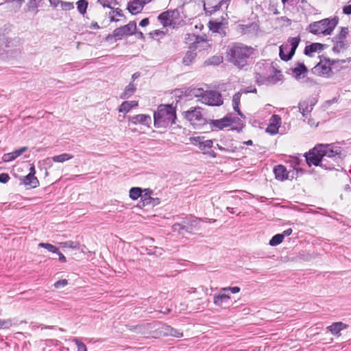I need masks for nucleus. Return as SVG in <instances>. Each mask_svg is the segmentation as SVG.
<instances>
[{
  "label": "nucleus",
  "instance_id": "obj_1",
  "mask_svg": "<svg viewBox=\"0 0 351 351\" xmlns=\"http://www.w3.org/2000/svg\"><path fill=\"white\" fill-rule=\"evenodd\" d=\"M341 147L335 144H317L313 149L304 154L306 164L319 166L327 170H338L341 168Z\"/></svg>",
  "mask_w": 351,
  "mask_h": 351
},
{
  "label": "nucleus",
  "instance_id": "obj_2",
  "mask_svg": "<svg viewBox=\"0 0 351 351\" xmlns=\"http://www.w3.org/2000/svg\"><path fill=\"white\" fill-rule=\"evenodd\" d=\"M254 79L259 86L274 85L283 79V75L273 62L264 61L255 65Z\"/></svg>",
  "mask_w": 351,
  "mask_h": 351
},
{
  "label": "nucleus",
  "instance_id": "obj_3",
  "mask_svg": "<svg viewBox=\"0 0 351 351\" xmlns=\"http://www.w3.org/2000/svg\"><path fill=\"white\" fill-rule=\"evenodd\" d=\"M254 49L241 43H232L226 49L227 60L239 69L248 64L249 59L253 55Z\"/></svg>",
  "mask_w": 351,
  "mask_h": 351
},
{
  "label": "nucleus",
  "instance_id": "obj_4",
  "mask_svg": "<svg viewBox=\"0 0 351 351\" xmlns=\"http://www.w3.org/2000/svg\"><path fill=\"white\" fill-rule=\"evenodd\" d=\"M176 109L171 104H160L154 113V125L166 128L176 123Z\"/></svg>",
  "mask_w": 351,
  "mask_h": 351
},
{
  "label": "nucleus",
  "instance_id": "obj_5",
  "mask_svg": "<svg viewBox=\"0 0 351 351\" xmlns=\"http://www.w3.org/2000/svg\"><path fill=\"white\" fill-rule=\"evenodd\" d=\"M339 23V18H326L319 21L310 23L306 27V31L314 34L330 35Z\"/></svg>",
  "mask_w": 351,
  "mask_h": 351
},
{
  "label": "nucleus",
  "instance_id": "obj_6",
  "mask_svg": "<svg viewBox=\"0 0 351 351\" xmlns=\"http://www.w3.org/2000/svg\"><path fill=\"white\" fill-rule=\"evenodd\" d=\"M300 42V36L289 38L287 43L282 45L279 48V56L281 60H290L294 56Z\"/></svg>",
  "mask_w": 351,
  "mask_h": 351
},
{
  "label": "nucleus",
  "instance_id": "obj_7",
  "mask_svg": "<svg viewBox=\"0 0 351 351\" xmlns=\"http://www.w3.org/2000/svg\"><path fill=\"white\" fill-rule=\"evenodd\" d=\"M136 25L135 21H130L125 25L116 28L111 34H108L106 40L114 38L115 41L121 40L125 36H130L135 34Z\"/></svg>",
  "mask_w": 351,
  "mask_h": 351
},
{
  "label": "nucleus",
  "instance_id": "obj_8",
  "mask_svg": "<svg viewBox=\"0 0 351 351\" xmlns=\"http://www.w3.org/2000/svg\"><path fill=\"white\" fill-rule=\"evenodd\" d=\"M190 142L199 147L203 152L204 154L208 155L210 158L217 157V154L211 149L213 142L212 140H205L204 136H192L190 138Z\"/></svg>",
  "mask_w": 351,
  "mask_h": 351
},
{
  "label": "nucleus",
  "instance_id": "obj_9",
  "mask_svg": "<svg viewBox=\"0 0 351 351\" xmlns=\"http://www.w3.org/2000/svg\"><path fill=\"white\" fill-rule=\"evenodd\" d=\"M202 103L211 106H220L223 104V99L221 93L216 90H206Z\"/></svg>",
  "mask_w": 351,
  "mask_h": 351
},
{
  "label": "nucleus",
  "instance_id": "obj_10",
  "mask_svg": "<svg viewBox=\"0 0 351 351\" xmlns=\"http://www.w3.org/2000/svg\"><path fill=\"white\" fill-rule=\"evenodd\" d=\"M236 119L241 122V119L239 118L232 117V114H228L220 119L210 120V128L213 130L216 129L222 130L226 127L231 125L232 122H234V121Z\"/></svg>",
  "mask_w": 351,
  "mask_h": 351
},
{
  "label": "nucleus",
  "instance_id": "obj_11",
  "mask_svg": "<svg viewBox=\"0 0 351 351\" xmlns=\"http://www.w3.org/2000/svg\"><path fill=\"white\" fill-rule=\"evenodd\" d=\"M179 17L180 12L178 9H173L162 12L158 15V19L164 27H167L172 24L173 19H178Z\"/></svg>",
  "mask_w": 351,
  "mask_h": 351
},
{
  "label": "nucleus",
  "instance_id": "obj_12",
  "mask_svg": "<svg viewBox=\"0 0 351 351\" xmlns=\"http://www.w3.org/2000/svg\"><path fill=\"white\" fill-rule=\"evenodd\" d=\"M204 40H205V39L203 37L197 36L196 38L195 42L194 43H193L191 45H190L189 50L186 51V53H185V56H184V58L182 59V63L184 65H189L195 60L196 56H197L196 52H195V50L197 47V45L200 41H204Z\"/></svg>",
  "mask_w": 351,
  "mask_h": 351
},
{
  "label": "nucleus",
  "instance_id": "obj_13",
  "mask_svg": "<svg viewBox=\"0 0 351 351\" xmlns=\"http://www.w3.org/2000/svg\"><path fill=\"white\" fill-rule=\"evenodd\" d=\"M125 327L128 330L143 336L149 335L153 328L150 323H143L138 325L127 324Z\"/></svg>",
  "mask_w": 351,
  "mask_h": 351
},
{
  "label": "nucleus",
  "instance_id": "obj_14",
  "mask_svg": "<svg viewBox=\"0 0 351 351\" xmlns=\"http://www.w3.org/2000/svg\"><path fill=\"white\" fill-rule=\"evenodd\" d=\"M324 61L328 63V65L323 64V61L321 60L316 66L312 69V72L317 75H322L328 74L331 71L330 66L334 64L335 60H331L329 58H324Z\"/></svg>",
  "mask_w": 351,
  "mask_h": 351
},
{
  "label": "nucleus",
  "instance_id": "obj_15",
  "mask_svg": "<svg viewBox=\"0 0 351 351\" xmlns=\"http://www.w3.org/2000/svg\"><path fill=\"white\" fill-rule=\"evenodd\" d=\"M202 221V219L195 216L186 217L183 220V223L185 225V231L188 233H193L194 230H197L199 228V223Z\"/></svg>",
  "mask_w": 351,
  "mask_h": 351
},
{
  "label": "nucleus",
  "instance_id": "obj_16",
  "mask_svg": "<svg viewBox=\"0 0 351 351\" xmlns=\"http://www.w3.org/2000/svg\"><path fill=\"white\" fill-rule=\"evenodd\" d=\"M185 117L193 124L201 122L204 118L201 112V108H191L185 112Z\"/></svg>",
  "mask_w": 351,
  "mask_h": 351
},
{
  "label": "nucleus",
  "instance_id": "obj_17",
  "mask_svg": "<svg viewBox=\"0 0 351 351\" xmlns=\"http://www.w3.org/2000/svg\"><path fill=\"white\" fill-rule=\"evenodd\" d=\"M315 103L316 101H315L313 99H308L299 102V110L303 117H306L312 112Z\"/></svg>",
  "mask_w": 351,
  "mask_h": 351
},
{
  "label": "nucleus",
  "instance_id": "obj_18",
  "mask_svg": "<svg viewBox=\"0 0 351 351\" xmlns=\"http://www.w3.org/2000/svg\"><path fill=\"white\" fill-rule=\"evenodd\" d=\"M128 120L133 124H142L149 127L152 123V118L148 114H139L132 117H130Z\"/></svg>",
  "mask_w": 351,
  "mask_h": 351
},
{
  "label": "nucleus",
  "instance_id": "obj_19",
  "mask_svg": "<svg viewBox=\"0 0 351 351\" xmlns=\"http://www.w3.org/2000/svg\"><path fill=\"white\" fill-rule=\"evenodd\" d=\"M274 173L276 179L284 181L289 179V173L291 171H288L286 167L282 165H278L274 167Z\"/></svg>",
  "mask_w": 351,
  "mask_h": 351
},
{
  "label": "nucleus",
  "instance_id": "obj_20",
  "mask_svg": "<svg viewBox=\"0 0 351 351\" xmlns=\"http://www.w3.org/2000/svg\"><path fill=\"white\" fill-rule=\"evenodd\" d=\"M348 325L343 323L342 322H333L331 325L327 326L326 330L330 332L332 335L336 337L341 336V331L346 329Z\"/></svg>",
  "mask_w": 351,
  "mask_h": 351
},
{
  "label": "nucleus",
  "instance_id": "obj_21",
  "mask_svg": "<svg viewBox=\"0 0 351 351\" xmlns=\"http://www.w3.org/2000/svg\"><path fill=\"white\" fill-rule=\"evenodd\" d=\"M149 1H128L127 9L132 14H137L143 10Z\"/></svg>",
  "mask_w": 351,
  "mask_h": 351
},
{
  "label": "nucleus",
  "instance_id": "obj_22",
  "mask_svg": "<svg viewBox=\"0 0 351 351\" xmlns=\"http://www.w3.org/2000/svg\"><path fill=\"white\" fill-rule=\"evenodd\" d=\"M328 47L327 45L319 43H314L306 46L304 53L307 56H312V53L317 51H321Z\"/></svg>",
  "mask_w": 351,
  "mask_h": 351
},
{
  "label": "nucleus",
  "instance_id": "obj_23",
  "mask_svg": "<svg viewBox=\"0 0 351 351\" xmlns=\"http://www.w3.org/2000/svg\"><path fill=\"white\" fill-rule=\"evenodd\" d=\"M21 184L25 186H30L32 189L36 188L39 186V181L38 178L34 175L27 174L21 178Z\"/></svg>",
  "mask_w": 351,
  "mask_h": 351
},
{
  "label": "nucleus",
  "instance_id": "obj_24",
  "mask_svg": "<svg viewBox=\"0 0 351 351\" xmlns=\"http://www.w3.org/2000/svg\"><path fill=\"white\" fill-rule=\"evenodd\" d=\"M230 299V295L226 292H222L221 288L219 293L214 295L213 303L217 306H221L223 304L227 303Z\"/></svg>",
  "mask_w": 351,
  "mask_h": 351
},
{
  "label": "nucleus",
  "instance_id": "obj_25",
  "mask_svg": "<svg viewBox=\"0 0 351 351\" xmlns=\"http://www.w3.org/2000/svg\"><path fill=\"white\" fill-rule=\"evenodd\" d=\"M27 149V147H21L19 149H16L12 152L5 154L3 156V160L4 162H10L20 156L23 152H25Z\"/></svg>",
  "mask_w": 351,
  "mask_h": 351
},
{
  "label": "nucleus",
  "instance_id": "obj_26",
  "mask_svg": "<svg viewBox=\"0 0 351 351\" xmlns=\"http://www.w3.org/2000/svg\"><path fill=\"white\" fill-rule=\"evenodd\" d=\"M204 2V9L206 12V14L208 15H212L217 11L219 10L221 7V5L224 1H219L216 5H212L210 3L212 1H203Z\"/></svg>",
  "mask_w": 351,
  "mask_h": 351
},
{
  "label": "nucleus",
  "instance_id": "obj_27",
  "mask_svg": "<svg viewBox=\"0 0 351 351\" xmlns=\"http://www.w3.org/2000/svg\"><path fill=\"white\" fill-rule=\"evenodd\" d=\"M162 332L165 335L167 336H172L177 338H180L183 337V332L180 330L172 328L170 326L165 325L162 327Z\"/></svg>",
  "mask_w": 351,
  "mask_h": 351
},
{
  "label": "nucleus",
  "instance_id": "obj_28",
  "mask_svg": "<svg viewBox=\"0 0 351 351\" xmlns=\"http://www.w3.org/2000/svg\"><path fill=\"white\" fill-rule=\"evenodd\" d=\"M138 103L137 101H123L119 108V112L128 113L132 108L137 107Z\"/></svg>",
  "mask_w": 351,
  "mask_h": 351
},
{
  "label": "nucleus",
  "instance_id": "obj_29",
  "mask_svg": "<svg viewBox=\"0 0 351 351\" xmlns=\"http://www.w3.org/2000/svg\"><path fill=\"white\" fill-rule=\"evenodd\" d=\"M136 87L133 82H130L121 94L120 98L122 99H128L132 97L136 92Z\"/></svg>",
  "mask_w": 351,
  "mask_h": 351
},
{
  "label": "nucleus",
  "instance_id": "obj_30",
  "mask_svg": "<svg viewBox=\"0 0 351 351\" xmlns=\"http://www.w3.org/2000/svg\"><path fill=\"white\" fill-rule=\"evenodd\" d=\"M153 190L147 188L143 189L142 195L141 197V201L143 202V206L149 205L152 204V200H153V197L152 195H153Z\"/></svg>",
  "mask_w": 351,
  "mask_h": 351
},
{
  "label": "nucleus",
  "instance_id": "obj_31",
  "mask_svg": "<svg viewBox=\"0 0 351 351\" xmlns=\"http://www.w3.org/2000/svg\"><path fill=\"white\" fill-rule=\"evenodd\" d=\"M242 93L241 91L236 93L232 97V106L234 110L237 112V114L241 117H245L244 114L240 110L239 105Z\"/></svg>",
  "mask_w": 351,
  "mask_h": 351
},
{
  "label": "nucleus",
  "instance_id": "obj_32",
  "mask_svg": "<svg viewBox=\"0 0 351 351\" xmlns=\"http://www.w3.org/2000/svg\"><path fill=\"white\" fill-rule=\"evenodd\" d=\"M51 5L57 8L59 5L64 10H71L74 8L73 2L71 1H49Z\"/></svg>",
  "mask_w": 351,
  "mask_h": 351
},
{
  "label": "nucleus",
  "instance_id": "obj_33",
  "mask_svg": "<svg viewBox=\"0 0 351 351\" xmlns=\"http://www.w3.org/2000/svg\"><path fill=\"white\" fill-rule=\"evenodd\" d=\"M293 73L295 74L296 79L300 77V76L307 73L308 69L304 63H298L297 66L292 69Z\"/></svg>",
  "mask_w": 351,
  "mask_h": 351
},
{
  "label": "nucleus",
  "instance_id": "obj_34",
  "mask_svg": "<svg viewBox=\"0 0 351 351\" xmlns=\"http://www.w3.org/2000/svg\"><path fill=\"white\" fill-rule=\"evenodd\" d=\"M332 40L334 42L332 51L335 53H339L341 51L346 49V40L334 38L332 39Z\"/></svg>",
  "mask_w": 351,
  "mask_h": 351
},
{
  "label": "nucleus",
  "instance_id": "obj_35",
  "mask_svg": "<svg viewBox=\"0 0 351 351\" xmlns=\"http://www.w3.org/2000/svg\"><path fill=\"white\" fill-rule=\"evenodd\" d=\"M143 189L140 187H132L130 189L129 196L133 200H136L142 195Z\"/></svg>",
  "mask_w": 351,
  "mask_h": 351
},
{
  "label": "nucleus",
  "instance_id": "obj_36",
  "mask_svg": "<svg viewBox=\"0 0 351 351\" xmlns=\"http://www.w3.org/2000/svg\"><path fill=\"white\" fill-rule=\"evenodd\" d=\"M73 158V155L64 153L52 157V160L55 162H63L70 159H72Z\"/></svg>",
  "mask_w": 351,
  "mask_h": 351
},
{
  "label": "nucleus",
  "instance_id": "obj_37",
  "mask_svg": "<svg viewBox=\"0 0 351 351\" xmlns=\"http://www.w3.org/2000/svg\"><path fill=\"white\" fill-rule=\"evenodd\" d=\"M99 2L101 3V5L104 8L108 7L112 10L108 14L110 21H115V22L118 21L119 19L115 18L114 9H113V8L111 6V3H109V1H99Z\"/></svg>",
  "mask_w": 351,
  "mask_h": 351
},
{
  "label": "nucleus",
  "instance_id": "obj_38",
  "mask_svg": "<svg viewBox=\"0 0 351 351\" xmlns=\"http://www.w3.org/2000/svg\"><path fill=\"white\" fill-rule=\"evenodd\" d=\"M208 27L209 29L214 33L220 32V29L222 27V23L217 21H210L208 23Z\"/></svg>",
  "mask_w": 351,
  "mask_h": 351
},
{
  "label": "nucleus",
  "instance_id": "obj_39",
  "mask_svg": "<svg viewBox=\"0 0 351 351\" xmlns=\"http://www.w3.org/2000/svg\"><path fill=\"white\" fill-rule=\"evenodd\" d=\"M206 91V90H204L201 88H194L190 90L189 94L191 96H194L195 97H199L200 99H202V97L204 96Z\"/></svg>",
  "mask_w": 351,
  "mask_h": 351
},
{
  "label": "nucleus",
  "instance_id": "obj_40",
  "mask_svg": "<svg viewBox=\"0 0 351 351\" xmlns=\"http://www.w3.org/2000/svg\"><path fill=\"white\" fill-rule=\"evenodd\" d=\"M283 235L281 234H276L270 239L269 244L271 246H276L280 244L283 241Z\"/></svg>",
  "mask_w": 351,
  "mask_h": 351
},
{
  "label": "nucleus",
  "instance_id": "obj_41",
  "mask_svg": "<svg viewBox=\"0 0 351 351\" xmlns=\"http://www.w3.org/2000/svg\"><path fill=\"white\" fill-rule=\"evenodd\" d=\"M38 246L47 249L49 252L56 253L58 252V248L49 243H40Z\"/></svg>",
  "mask_w": 351,
  "mask_h": 351
},
{
  "label": "nucleus",
  "instance_id": "obj_42",
  "mask_svg": "<svg viewBox=\"0 0 351 351\" xmlns=\"http://www.w3.org/2000/svg\"><path fill=\"white\" fill-rule=\"evenodd\" d=\"M60 245L64 247L67 248H71V249H75L79 250L80 248V243L78 242L72 241H67L65 242H62L60 243Z\"/></svg>",
  "mask_w": 351,
  "mask_h": 351
},
{
  "label": "nucleus",
  "instance_id": "obj_43",
  "mask_svg": "<svg viewBox=\"0 0 351 351\" xmlns=\"http://www.w3.org/2000/svg\"><path fill=\"white\" fill-rule=\"evenodd\" d=\"M12 319H0V330L1 329H8L13 325Z\"/></svg>",
  "mask_w": 351,
  "mask_h": 351
},
{
  "label": "nucleus",
  "instance_id": "obj_44",
  "mask_svg": "<svg viewBox=\"0 0 351 351\" xmlns=\"http://www.w3.org/2000/svg\"><path fill=\"white\" fill-rule=\"evenodd\" d=\"M348 34V27H341L340 32L336 36H335L333 38L346 40Z\"/></svg>",
  "mask_w": 351,
  "mask_h": 351
},
{
  "label": "nucleus",
  "instance_id": "obj_45",
  "mask_svg": "<svg viewBox=\"0 0 351 351\" xmlns=\"http://www.w3.org/2000/svg\"><path fill=\"white\" fill-rule=\"evenodd\" d=\"M77 10L82 14H84L88 7V1H77Z\"/></svg>",
  "mask_w": 351,
  "mask_h": 351
},
{
  "label": "nucleus",
  "instance_id": "obj_46",
  "mask_svg": "<svg viewBox=\"0 0 351 351\" xmlns=\"http://www.w3.org/2000/svg\"><path fill=\"white\" fill-rule=\"evenodd\" d=\"M279 127L274 123H269L266 129V132L271 135L276 134L278 132Z\"/></svg>",
  "mask_w": 351,
  "mask_h": 351
},
{
  "label": "nucleus",
  "instance_id": "obj_47",
  "mask_svg": "<svg viewBox=\"0 0 351 351\" xmlns=\"http://www.w3.org/2000/svg\"><path fill=\"white\" fill-rule=\"evenodd\" d=\"M208 64L218 65L223 62V57L220 56H215L208 60Z\"/></svg>",
  "mask_w": 351,
  "mask_h": 351
},
{
  "label": "nucleus",
  "instance_id": "obj_48",
  "mask_svg": "<svg viewBox=\"0 0 351 351\" xmlns=\"http://www.w3.org/2000/svg\"><path fill=\"white\" fill-rule=\"evenodd\" d=\"M73 342H74L77 346V351H87L86 345L83 342L80 341L77 338L73 339Z\"/></svg>",
  "mask_w": 351,
  "mask_h": 351
},
{
  "label": "nucleus",
  "instance_id": "obj_49",
  "mask_svg": "<svg viewBox=\"0 0 351 351\" xmlns=\"http://www.w3.org/2000/svg\"><path fill=\"white\" fill-rule=\"evenodd\" d=\"M171 229L173 232H178V233H181L182 230L185 231V225L183 222L182 223H176L172 226Z\"/></svg>",
  "mask_w": 351,
  "mask_h": 351
},
{
  "label": "nucleus",
  "instance_id": "obj_50",
  "mask_svg": "<svg viewBox=\"0 0 351 351\" xmlns=\"http://www.w3.org/2000/svg\"><path fill=\"white\" fill-rule=\"evenodd\" d=\"M256 25L254 23H250L247 25H240V29L244 34H247L250 32V29L256 27Z\"/></svg>",
  "mask_w": 351,
  "mask_h": 351
},
{
  "label": "nucleus",
  "instance_id": "obj_51",
  "mask_svg": "<svg viewBox=\"0 0 351 351\" xmlns=\"http://www.w3.org/2000/svg\"><path fill=\"white\" fill-rule=\"evenodd\" d=\"M239 287H228L221 288V291L226 292L227 293L230 291L232 293H237L240 291Z\"/></svg>",
  "mask_w": 351,
  "mask_h": 351
},
{
  "label": "nucleus",
  "instance_id": "obj_52",
  "mask_svg": "<svg viewBox=\"0 0 351 351\" xmlns=\"http://www.w3.org/2000/svg\"><path fill=\"white\" fill-rule=\"evenodd\" d=\"M270 123H274L275 125L280 126L281 123V118L279 115L274 114L270 119Z\"/></svg>",
  "mask_w": 351,
  "mask_h": 351
},
{
  "label": "nucleus",
  "instance_id": "obj_53",
  "mask_svg": "<svg viewBox=\"0 0 351 351\" xmlns=\"http://www.w3.org/2000/svg\"><path fill=\"white\" fill-rule=\"evenodd\" d=\"M67 284L68 281L66 279H62L56 282L53 286L55 288L59 289L65 287L66 285H67Z\"/></svg>",
  "mask_w": 351,
  "mask_h": 351
},
{
  "label": "nucleus",
  "instance_id": "obj_54",
  "mask_svg": "<svg viewBox=\"0 0 351 351\" xmlns=\"http://www.w3.org/2000/svg\"><path fill=\"white\" fill-rule=\"evenodd\" d=\"M302 160L300 159L298 157H293L291 160L292 166L293 168V170H296L298 171V169H297V167L300 165Z\"/></svg>",
  "mask_w": 351,
  "mask_h": 351
},
{
  "label": "nucleus",
  "instance_id": "obj_55",
  "mask_svg": "<svg viewBox=\"0 0 351 351\" xmlns=\"http://www.w3.org/2000/svg\"><path fill=\"white\" fill-rule=\"evenodd\" d=\"M10 179L9 175L5 173H0V182L3 184L7 183Z\"/></svg>",
  "mask_w": 351,
  "mask_h": 351
},
{
  "label": "nucleus",
  "instance_id": "obj_56",
  "mask_svg": "<svg viewBox=\"0 0 351 351\" xmlns=\"http://www.w3.org/2000/svg\"><path fill=\"white\" fill-rule=\"evenodd\" d=\"M38 7V1H29L27 4V10H34Z\"/></svg>",
  "mask_w": 351,
  "mask_h": 351
},
{
  "label": "nucleus",
  "instance_id": "obj_57",
  "mask_svg": "<svg viewBox=\"0 0 351 351\" xmlns=\"http://www.w3.org/2000/svg\"><path fill=\"white\" fill-rule=\"evenodd\" d=\"M343 13L347 15L351 14V4L346 5L343 8Z\"/></svg>",
  "mask_w": 351,
  "mask_h": 351
},
{
  "label": "nucleus",
  "instance_id": "obj_58",
  "mask_svg": "<svg viewBox=\"0 0 351 351\" xmlns=\"http://www.w3.org/2000/svg\"><path fill=\"white\" fill-rule=\"evenodd\" d=\"M257 91L256 88L255 87H253L252 86L247 87L243 92L245 93H256Z\"/></svg>",
  "mask_w": 351,
  "mask_h": 351
},
{
  "label": "nucleus",
  "instance_id": "obj_59",
  "mask_svg": "<svg viewBox=\"0 0 351 351\" xmlns=\"http://www.w3.org/2000/svg\"><path fill=\"white\" fill-rule=\"evenodd\" d=\"M55 254H57L59 256V261L61 262V263H65L66 261V257L64 256V254L62 253H61L60 252V250H58V252H56Z\"/></svg>",
  "mask_w": 351,
  "mask_h": 351
},
{
  "label": "nucleus",
  "instance_id": "obj_60",
  "mask_svg": "<svg viewBox=\"0 0 351 351\" xmlns=\"http://www.w3.org/2000/svg\"><path fill=\"white\" fill-rule=\"evenodd\" d=\"M149 23V19L145 18L141 21L139 25L141 27H145V26L148 25Z\"/></svg>",
  "mask_w": 351,
  "mask_h": 351
},
{
  "label": "nucleus",
  "instance_id": "obj_61",
  "mask_svg": "<svg viewBox=\"0 0 351 351\" xmlns=\"http://www.w3.org/2000/svg\"><path fill=\"white\" fill-rule=\"evenodd\" d=\"M292 232H293V230L291 228H288V229L284 230L281 234L283 235V239H284L285 237L291 235Z\"/></svg>",
  "mask_w": 351,
  "mask_h": 351
},
{
  "label": "nucleus",
  "instance_id": "obj_62",
  "mask_svg": "<svg viewBox=\"0 0 351 351\" xmlns=\"http://www.w3.org/2000/svg\"><path fill=\"white\" fill-rule=\"evenodd\" d=\"M160 34H164V32L159 29H156L153 32H150V35H154L156 36H160Z\"/></svg>",
  "mask_w": 351,
  "mask_h": 351
},
{
  "label": "nucleus",
  "instance_id": "obj_63",
  "mask_svg": "<svg viewBox=\"0 0 351 351\" xmlns=\"http://www.w3.org/2000/svg\"><path fill=\"white\" fill-rule=\"evenodd\" d=\"M114 12H115V16H123V14L122 13V10L119 8H116L114 9Z\"/></svg>",
  "mask_w": 351,
  "mask_h": 351
},
{
  "label": "nucleus",
  "instance_id": "obj_64",
  "mask_svg": "<svg viewBox=\"0 0 351 351\" xmlns=\"http://www.w3.org/2000/svg\"><path fill=\"white\" fill-rule=\"evenodd\" d=\"M160 203V199L158 197H153V200H152V204L154 206L158 205Z\"/></svg>",
  "mask_w": 351,
  "mask_h": 351
}]
</instances>
